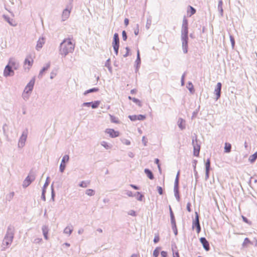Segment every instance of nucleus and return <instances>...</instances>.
Returning a JSON list of instances; mask_svg holds the SVG:
<instances>
[{
  "label": "nucleus",
  "instance_id": "1",
  "mask_svg": "<svg viewBox=\"0 0 257 257\" xmlns=\"http://www.w3.org/2000/svg\"><path fill=\"white\" fill-rule=\"evenodd\" d=\"M75 45V43L74 40L70 38L64 39L60 46L61 54L65 56L69 53L73 52Z\"/></svg>",
  "mask_w": 257,
  "mask_h": 257
},
{
  "label": "nucleus",
  "instance_id": "2",
  "mask_svg": "<svg viewBox=\"0 0 257 257\" xmlns=\"http://www.w3.org/2000/svg\"><path fill=\"white\" fill-rule=\"evenodd\" d=\"M188 33V21L187 19H184L182 27V40L183 50L185 53L187 52Z\"/></svg>",
  "mask_w": 257,
  "mask_h": 257
},
{
  "label": "nucleus",
  "instance_id": "3",
  "mask_svg": "<svg viewBox=\"0 0 257 257\" xmlns=\"http://www.w3.org/2000/svg\"><path fill=\"white\" fill-rule=\"evenodd\" d=\"M14 238V231L11 228H8L6 235L5 236L2 246L4 248H6L12 243Z\"/></svg>",
  "mask_w": 257,
  "mask_h": 257
},
{
  "label": "nucleus",
  "instance_id": "4",
  "mask_svg": "<svg viewBox=\"0 0 257 257\" xmlns=\"http://www.w3.org/2000/svg\"><path fill=\"white\" fill-rule=\"evenodd\" d=\"M35 58V55L34 54H29L26 56L24 62V68L25 70L27 71L30 70L33 65Z\"/></svg>",
  "mask_w": 257,
  "mask_h": 257
},
{
  "label": "nucleus",
  "instance_id": "5",
  "mask_svg": "<svg viewBox=\"0 0 257 257\" xmlns=\"http://www.w3.org/2000/svg\"><path fill=\"white\" fill-rule=\"evenodd\" d=\"M35 79L34 78H33L30 81V82L27 85L24 90V92L23 94V96L24 97H28V95L27 94L32 91L35 84Z\"/></svg>",
  "mask_w": 257,
  "mask_h": 257
},
{
  "label": "nucleus",
  "instance_id": "6",
  "mask_svg": "<svg viewBox=\"0 0 257 257\" xmlns=\"http://www.w3.org/2000/svg\"><path fill=\"white\" fill-rule=\"evenodd\" d=\"M112 45L115 53L117 55L118 54L119 49V37L117 33L114 34L113 36Z\"/></svg>",
  "mask_w": 257,
  "mask_h": 257
},
{
  "label": "nucleus",
  "instance_id": "7",
  "mask_svg": "<svg viewBox=\"0 0 257 257\" xmlns=\"http://www.w3.org/2000/svg\"><path fill=\"white\" fill-rule=\"evenodd\" d=\"M192 144L194 148V155L198 157L199 155L200 146L197 143L196 136H195V139L192 140Z\"/></svg>",
  "mask_w": 257,
  "mask_h": 257
},
{
  "label": "nucleus",
  "instance_id": "8",
  "mask_svg": "<svg viewBox=\"0 0 257 257\" xmlns=\"http://www.w3.org/2000/svg\"><path fill=\"white\" fill-rule=\"evenodd\" d=\"M105 133L109 135L111 138H116L119 136V133L112 128H107L105 131Z\"/></svg>",
  "mask_w": 257,
  "mask_h": 257
},
{
  "label": "nucleus",
  "instance_id": "9",
  "mask_svg": "<svg viewBox=\"0 0 257 257\" xmlns=\"http://www.w3.org/2000/svg\"><path fill=\"white\" fill-rule=\"evenodd\" d=\"M35 179V176L33 175H29L24 181L23 186L24 187H28L31 182Z\"/></svg>",
  "mask_w": 257,
  "mask_h": 257
},
{
  "label": "nucleus",
  "instance_id": "10",
  "mask_svg": "<svg viewBox=\"0 0 257 257\" xmlns=\"http://www.w3.org/2000/svg\"><path fill=\"white\" fill-rule=\"evenodd\" d=\"M69 157L68 155H65L63 156L61 163L60 166V170L61 172H63L66 167V163L68 162Z\"/></svg>",
  "mask_w": 257,
  "mask_h": 257
},
{
  "label": "nucleus",
  "instance_id": "11",
  "mask_svg": "<svg viewBox=\"0 0 257 257\" xmlns=\"http://www.w3.org/2000/svg\"><path fill=\"white\" fill-rule=\"evenodd\" d=\"M192 227L193 229L195 228H196L197 233H199L200 232L201 227L199 224V217L197 214L196 216L195 220L193 223Z\"/></svg>",
  "mask_w": 257,
  "mask_h": 257
},
{
  "label": "nucleus",
  "instance_id": "12",
  "mask_svg": "<svg viewBox=\"0 0 257 257\" xmlns=\"http://www.w3.org/2000/svg\"><path fill=\"white\" fill-rule=\"evenodd\" d=\"M128 117L132 121L143 120L146 118L145 115L142 114L129 115Z\"/></svg>",
  "mask_w": 257,
  "mask_h": 257
},
{
  "label": "nucleus",
  "instance_id": "13",
  "mask_svg": "<svg viewBox=\"0 0 257 257\" xmlns=\"http://www.w3.org/2000/svg\"><path fill=\"white\" fill-rule=\"evenodd\" d=\"M14 74V72L11 66L7 65L4 71V75L6 77L12 76Z\"/></svg>",
  "mask_w": 257,
  "mask_h": 257
},
{
  "label": "nucleus",
  "instance_id": "14",
  "mask_svg": "<svg viewBox=\"0 0 257 257\" xmlns=\"http://www.w3.org/2000/svg\"><path fill=\"white\" fill-rule=\"evenodd\" d=\"M200 241L202 243L203 248L206 251H208L210 250L209 243L205 237H201L200 238Z\"/></svg>",
  "mask_w": 257,
  "mask_h": 257
},
{
  "label": "nucleus",
  "instance_id": "15",
  "mask_svg": "<svg viewBox=\"0 0 257 257\" xmlns=\"http://www.w3.org/2000/svg\"><path fill=\"white\" fill-rule=\"evenodd\" d=\"M221 88V83L220 82L217 83L216 87L214 90V93L216 95V99H218L220 97Z\"/></svg>",
  "mask_w": 257,
  "mask_h": 257
},
{
  "label": "nucleus",
  "instance_id": "16",
  "mask_svg": "<svg viewBox=\"0 0 257 257\" xmlns=\"http://www.w3.org/2000/svg\"><path fill=\"white\" fill-rule=\"evenodd\" d=\"M71 12V9L66 8L65 9L62 13V18L63 20H65L68 18Z\"/></svg>",
  "mask_w": 257,
  "mask_h": 257
},
{
  "label": "nucleus",
  "instance_id": "17",
  "mask_svg": "<svg viewBox=\"0 0 257 257\" xmlns=\"http://www.w3.org/2000/svg\"><path fill=\"white\" fill-rule=\"evenodd\" d=\"M8 65L11 66V67L14 68L15 69H17L18 67V64L17 63L16 60L14 58L10 59Z\"/></svg>",
  "mask_w": 257,
  "mask_h": 257
},
{
  "label": "nucleus",
  "instance_id": "18",
  "mask_svg": "<svg viewBox=\"0 0 257 257\" xmlns=\"http://www.w3.org/2000/svg\"><path fill=\"white\" fill-rule=\"evenodd\" d=\"M45 42V41L44 38H40L38 41H37V43L36 47V49L37 50H39L40 49H41L42 48Z\"/></svg>",
  "mask_w": 257,
  "mask_h": 257
},
{
  "label": "nucleus",
  "instance_id": "19",
  "mask_svg": "<svg viewBox=\"0 0 257 257\" xmlns=\"http://www.w3.org/2000/svg\"><path fill=\"white\" fill-rule=\"evenodd\" d=\"M210 167V161L209 159H208L205 163L206 168V176L208 178L209 177V172Z\"/></svg>",
  "mask_w": 257,
  "mask_h": 257
},
{
  "label": "nucleus",
  "instance_id": "20",
  "mask_svg": "<svg viewBox=\"0 0 257 257\" xmlns=\"http://www.w3.org/2000/svg\"><path fill=\"white\" fill-rule=\"evenodd\" d=\"M196 13V10L192 6H188L187 8V14L191 17Z\"/></svg>",
  "mask_w": 257,
  "mask_h": 257
},
{
  "label": "nucleus",
  "instance_id": "21",
  "mask_svg": "<svg viewBox=\"0 0 257 257\" xmlns=\"http://www.w3.org/2000/svg\"><path fill=\"white\" fill-rule=\"evenodd\" d=\"M231 145L228 143H225L224 144V152L229 153L231 151Z\"/></svg>",
  "mask_w": 257,
  "mask_h": 257
},
{
  "label": "nucleus",
  "instance_id": "22",
  "mask_svg": "<svg viewBox=\"0 0 257 257\" xmlns=\"http://www.w3.org/2000/svg\"><path fill=\"white\" fill-rule=\"evenodd\" d=\"M257 159V152H255L254 154H253V155H251L249 157V161L251 163H253L255 160L256 159Z\"/></svg>",
  "mask_w": 257,
  "mask_h": 257
},
{
  "label": "nucleus",
  "instance_id": "23",
  "mask_svg": "<svg viewBox=\"0 0 257 257\" xmlns=\"http://www.w3.org/2000/svg\"><path fill=\"white\" fill-rule=\"evenodd\" d=\"M145 172L147 174V176L151 180L154 179V175L152 172L149 169H145Z\"/></svg>",
  "mask_w": 257,
  "mask_h": 257
},
{
  "label": "nucleus",
  "instance_id": "24",
  "mask_svg": "<svg viewBox=\"0 0 257 257\" xmlns=\"http://www.w3.org/2000/svg\"><path fill=\"white\" fill-rule=\"evenodd\" d=\"M90 183V181H82L80 184L79 186L83 188H86Z\"/></svg>",
  "mask_w": 257,
  "mask_h": 257
},
{
  "label": "nucleus",
  "instance_id": "25",
  "mask_svg": "<svg viewBox=\"0 0 257 257\" xmlns=\"http://www.w3.org/2000/svg\"><path fill=\"white\" fill-rule=\"evenodd\" d=\"M86 195L89 196H93L95 194V191L91 189H87L85 191Z\"/></svg>",
  "mask_w": 257,
  "mask_h": 257
},
{
  "label": "nucleus",
  "instance_id": "26",
  "mask_svg": "<svg viewBox=\"0 0 257 257\" xmlns=\"http://www.w3.org/2000/svg\"><path fill=\"white\" fill-rule=\"evenodd\" d=\"M98 91V89L97 88H93L85 91L84 93V95H86L89 93L97 92Z\"/></svg>",
  "mask_w": 257,
  "mask_h": 257
},
{
  "label": "nucleus",
  "instance_id": "27",
  "mask_svg": "<svg viewBox=\"0 0 257 257\" xmlns=\"http://www.w3.org/2000/svg\"><path fill=\"white\" fill-rule=\"evenodd\" d=\"M222 6H223V2L222 0H220L218 2V8L220 10L221 15H222V14H223Z\"/></svg>",
  "mask_w": 257,
  "mask_h": 257
},
{
  "label": "nucleus",
  "instance_id": "28",
  "mask_svg": "<svg viewBox=\"0 0 257 257\" xmlns=\"http://www.w3.org/2000/svg\"><path fill=\"white\" fill-rule=\"evenodd\" d=\"M26 140V136H24V135H23L21 137V139L20 140L19 145L21 143V146L23 147L24 146V143H25Z\"/></svg>",
  "mask_w": 257,
  "mask_h": 257
},
{
  "label": "nucleus",
  "instance_id": "29",
  "mask_svg": "<svg viewBox=\"0 0 257 257\" xmlns=\"http://www.w3.org/2000/svg\"><path fill=\"white\" fill-rule=\"evenodd\" d=\"M179 126L181 128L183 129L185 127V121L182 119H180L179 121Z\"/></svg>",
  "mask_w": 257,
  "mask_h": 257
},
{
  "label": "nucleus",
  "instance_id": "30",
  "mask_svg": "<svg viewBox=\"0 0 257 257\" xmlns=\"http://www.w3.org/2000/svg\"><path fill=\"white\" fill-rule=\"evenodd\" d=\"M100 104V101H96L92 103L91 107L93 108H96L98 107Z\"/></svg>",
  "mask_w": 257,
  "mask_h": 257
},
{
  "label": "nucleus",
  "instance_id": "31",
  "mask_svg": "<svg viewBox=\"0 0 257 257\" xmlns=\"http://www.w3.org/2000/svg\"><path fill=\"white\" fill-rule=\"evenodd\" d=\"M43 234L44 235V237L46 239H48V230L46 227H45L43 229Z\"/></svg>",
  "mask_w": 257,
  "mask_h": 257
},
{
  "label": "nucleus",
  "instance_id": "32",
  "mask_svg": "<svg viewBox=\"0 0 257 257\" xmlns=\"http://www.w3.org/2000/svg\"><path fill=\"white\" fill-rule=\"evenodd\" d=\"M101 145L106 149H109L110 148V146L106 142H105V141L102 142L101 143Z\"/></svg>",
  "mask_w": 257,
  "mask_h": 257
},
{
  "label": "nucleus",
  "instance_id": "33",
  "mask_svg": "<svg viewBox=\"0 0 257 257\" xmlns=\"http://www.w3.org/2000/svg\"><path fill=\"white\" fill-rule=\"evenodd\" d=\"M132 100L133 101V102H134L135 103H136L137 105H138L139 106H142V103H141V101L138 99H137L136 98H133L132 99Z\"/></svg>",
  "mask_w": 257,
  "mask_h": 257
},
{
  "label": "nucleus",
  "instance_id": "34",
  "mask_svg": "<svg viewBox=\"0 0 257 257\" xmlns=\"http://www.w3.org/2000/svg\"><path fill=\"white\" fill-rule=\"evenodd\" d=\"M110 119L111 122L118 123L119 122V121L118 120V118L115 117V116H113L112 115H110Z\"/></svg>",
  "mask_w": 257,
  "mask_h": 257
},
{
  "label": "nucleus",
  "instance_id": "35",
  "mask_svg": "<svg viewBox=\"0 0 257 257\" xmlns=\"http://www.w3.org/2000/svg\"><path fill=\"white\" fill-rule=\"evenodd\" d=\"M159 248L157 247L154 250V251L153 252V255L154 257H158L159 255Z\"/></svg>",
  "mask_w": 257,
  "mask_h": 257
},
{
  "label": "nucleus",
  "instance_id": "36",
  "mask_svg": "<svg viewBox=\"0 0 257 257\" xmlns=\"http://www.w3.org/2000/svg\"><path fill=\"white\" fill-rule=\"evenodd\" d=\"M160 237L159 234H156L154 239V241L155 243H157L159 241Z\"/></svg>",
  "mask_w": 257,
  "mask_h": 257
},
{
  "label": "nucleus",
  "instance_id": "37",
  "mask_svg": "<svg viewBox=\"0 0 257 257\" xmlns=\"http://www.w3.org/2000/svg\"><path fill=\"white\" fill-rule=\"evenodd\" d=\"M125 194L129 197H132L133 196L132 192L130 190H125Z\"/></svg>",
  "mask_w": 257,
  "mask_h": 257
},
{
  "label": "nucleus",
  "instance_id": "38",
  "mask_svg": "<svg viewBox=\"0 0 257 257\" xmlns=\"http://www.w3.org/2000/svg\"><path fill=\"white\" fill-rule=\"evenodd\" d=\"M157 190L160 195L163 194V189L161 187H160V186L157 187Z\"/></svg>",
  "mask_w": 257,
  "mask_h": 257
},
{
  "label": "nucleus",
  "instance_id": "39",
  "mask_svg": "<svg viewBox=\"0 0 257 257\" xmlns=\"http://www.w3.org/2000/svg\"><path fill=\"white\" fill-rule=\"evenodd\" d=\"M50 65H47V66L44 67L40 72V74H42L45 70H47L49 68Z\"/></svg>",
  "mask_w": 257,
  "mask_h": 257
},
{
  "label": "nucleus",
  "instance_id": "40",
  "mask_svg": "<svg viewBox=\"0 0 257 257\" xmlns=\"http://www.w3.org/2000/svg\"><path fill=\"white\" fill-rule=\"evenodd\" d=\"M191 203L188 202L187 204V209L188 211L189 212H191Z\"/></svg>",
  "mask_w": 257,
  "mask_h": 257
},
{
  "label": "nucleus",
  "instance_id": "41",
  "mask_svg": "<svg viewBox=\"0 0 257 257\" xmlns=\"http://www.w3.org/2000/svg\"><path fill=\"white\" fill-rule=\"evenodd\" d=\"M122 34L123 40L125 41L127 39L126 34L125 32L124 31H123L122 32Z\"/></svg>",
  "mask_w": 257,
  "mask_h": 257
},
{
  "label": "nucleus",
  "instance_id": "42",
  "mask_svg": "<svg viewBox=\"0 0 257 257\" xmlns=\"http://www.w3.org/2000/svg\"><path fill=\"white\" fill-rule=\"evenodd\" d=\"M161 255L162 257H167V252L165 251H162L161 252Z\"/></svg>",
  "mask_w": 257,
  "mask_h": 257
},
{
  "label": "nucleus",
  "instance_id": "43",
  "mask_svg": "<svg viewBox=\"0 0 257 257\" xmlns=\"http://www.w3.org/2000/svg\"><path fill=\"white\" fill-rule=\"evenodd\" d=\"M123 144H125L126 145H129L131 144L130 141L129 140H126V139L123 140Z\"/></svg>",
  "mask_w": 257,
  "mask_h": 257
},
{
  "label": "nucleus",
  "instance_id": "44",
  "mask_svg": "<svg viewBox=\"0 0 257 257\" xmlns=\"http://www.w3.org/2000/svg\"><path fill=\"white\" fill-rule=\"evenodd\" d=\"M230 41H231V42L232 45V46L233 47V46H234V44H235V41H234V39H233V37H232V36H230Z\"/></svg>",
  "mask_w": 257,
  "mask_h": 257
},
{
  "label": "nucleus",
  "instance_id": "45",
  "mask_svg": "<svg viewBox=\"0 0 257 257\" xmlns=\"http://www.w3.org/2000/svg\"><path fill=\"white\" fill-rule=\"evenodd\" d=\"M14 196V192H11L9 194V197L10 199H12Z\"/></svg>",
  "mask_w": 257,
  "mask_h": 257
},
{
  "label": "nucleus",
  "instance_id": "46",
  "mask_svg": "<svg viewBox=\"0 0 257 257\" xmlns=\"http://www.w3.org/2000/svg\"><path fill=\"white\" fill-rule=\"evenodd\" d=\"M45 190L44 189V188H43V192H42V198L44 200H45Z\"/></svg>",
  "mask_w": 257,
  "mask_h": 257
},
{
  "label": "nucleus",
  "instance_id": "47",
  "mask_svg": "<svg viewBox=\"0 0 257 257\" xmlns=\"http://www.w3.org/2000/svg\"><path fill=\"white\" fill-rule=\"evenodd\" d=\"M173 257H180L179 252L178 251L173 253Z\"/></svg>",
  "mask_w": 257,
  "mask_h": 257
},
{
  "label": "nucleus",
  "instance_id": "48",
  "mask_svg": "<svg viewBox=\"0 0 257 257\" xmlns=\"http://www.w3.org/2000/svg\"><path fill=\"white\" fill-rule=\"evenodd\" d=\"M242 219H243L244 222H246L247 223H248V220H247V219L246 217H245L244 216H242Z\"/></svg>",
  "mask_w": 257,
  "mask_h": 257
},
{
  "label": "nucleus",
  "instance_id": "49",
  "mask_svg": "<svg viewBox=\"0 0 257 257\" xmlns=\"http://www.w3.org/2000/svg\"><path fill=\"white\" fill-rule=\"evenodd\" d=\"M155 161V163L158 165L159 168H160V166L159 164V160L158 159H156Z\"/></svg>",
  "mask_w": 257,
  "mask_h": 257
},
{
  "label": "nucleus",
  "instance_id": "50",
  "mask_svg": "<svg viewBox=\"0 0 257 257\" xmlns=\"http://www.w3.org/2000/svg\"><path fill=\"white\" fill-rule=\"evenodd\" d=\"M6 20L11 25H15V24H14L12 22H10L8 19L6 17H5Z\"/></svg>",
  "mask_w": 257,
  "mask_h": 257
},
{
  "label": "nucleus",
  "instance_id": "51",
  "mask_svg": "<svg viewBox=\"0 0 257 257\" xmlns=\"http://www.w3.org/2000/svg\"><path fill=\"white\" fill-rule=\"evenodd\" d=\"M128 22H129L128 19H125V20H124V24H125V25L126 26L128 25Z\"/></svg>",
  "mask_w": 257,
  "mask_h": 257
},
{
  "label": "nucleus",
  "instance_id": "52",
  "mask_svg": "<svg viewBox=\"0 0 257 257\" xmlns=\"http://www.w3.org/2000/svg\"><path fill=\"white\" fill-rule=\"evenodd\" d=\"M137 59L140 61V52L139 50H138L137 52Z\"/></svg>",
  "mask_w": 257,
  "mask_h": 257
},
{
  "label": "nucleus",
  "instance_id": "53",
  "mask_svg": "<svg viewBox=\"0 0 257 257\" xmlns=\"http://www.w3.org/2000/svg\"><path fill=\"white\" fill-rule=\"evenodd\" d=\"M131 186L133 188H134V189H136V190H138V189H139V188H138L137 186H135V185H132H132H131Z\"/></svg>",
  "mask_w": 257,
  "mask_h": 257
},
{
  "label": "nucleus",
  "instance_id": "54",
  "mask_svg": "<svg viewBox=\"0 0 257 257\" xmlns=\"http://www.w3.org/2000/svg\"><path fill=\"white\" fill-rule=\"evenodd\" d=\"M138 194L140 195V197H139V198L138 199L139 200H142L143 196L142 195L140 194V193L139 192H138Z\"/></svg>",
  "mask_w": 257,
  "mask_h": 257
},
{
  "label": "nucleus",
  "instance_id": "55",
  "mask_svg": "<svg viewBox=\"0 0 257 257\" xmlns=\"http://www.w3.org/2000/svg\"><path fill=\"white\" fill-rule=\"evenodd\" d=\"M137 92V90L136 89H132L131 91V93L132 94H134L135 93H136Z\"/></svg>",
  "mask_w": 257,
  "mask_h": 257
},
{
  "label": "nucleus",
  "instance_id": "56",
  "mask_svg": "<svg viewBox=\"0 0 257 257\" xmlns=\"http://www.w3.org/2000/svg\"><path fill=\"white\" fill-rule=\"evenodd\" d=\"M126 51H127V53L126 54L124 55L125 57L127 56L128 54V52H129V49L128 48H126Z\"/></svg>",
  "mask_w": 257,
  "mask_h": 257
},
{
  "label": "nucleus",
  "instance_id": "57",
  "mask_svg": "<svg viewBox=\"0 0 257 257\" xmlns=\"http://www.w3.org/2000/svg\"><path fill=\"white\" fill-rule=\"evenodd\" d=\"M130 214L131 215H135V212L134 211H132L130 213Z\"/></svg>",
  "mask_w": 257,
  "mask_h": 257
},
{
  "label": "nucleus",
  "instance_id": "58",
  "mask_svg": "<svg viewBox=\"0 0 257 257\" xmlns=\"http://www.w3.org/2000/svg\"><path fill=\"white\" fill-rule=\"evenodd\" d=\"M47 186H48V183H46L44 184V187H43V188H44V189L45 190V188H46V187H47Z\"/></svg>",
  "mask_w": 257,
  "mask_h": 257
},
{
  "label": "nucleus",
  "instance_id": "59",
  "mask_svg": "<svg viewBox=\"0 0 257 257\" xmlns=\"http://www.w3.org/2000/svg\"><path fill=\"white\" fill-rule=\"evenodd\" d=\"M179 173H178V174H177V177H176V182H178V176H179Z\"/></svg>",
  "mask_w": 257,
  "mask_h": 257
},
{
  "label": "nucleus",
  "instance_id": "60",
  "mask_svg": "<svg viewBox=\"0 0 257 257\" xmlns=\"http://www.w3.org/2000/svg\"><path fill=\"white\" fill-rule=\"evenodd\" d=\"M90 104H91L90 102H86V103H84L85 105H88V106H89Z\"/></svg>",
  "mask_w": 257,
  "mask_h": 257
},
{
  "label": "nucleus",
  "instance_id": "61",
  "mask_svg": "<svg viewBox=\"0 0 257 257\" xmlns=\"http://www.w3.org/2000/svg\"><path fill=\"white\" fill-rule=\"evenodd\" d=\"M64 244H65L66 246H70V244H69V243H65Z\"/></svg>",
  "mask_w": 257,
  "mask_h": 257
},
{
  "label": "nucleus",
  "instance_id": "62",
  "mask_svg": "<svg viewBox=\"0 0 257 257\" xmlns=\"http://www.w3.org/2000/svg\"><path fill=\"white\" fill-rule=\"evenodd\" d=\"M131 257H137V255L133 254V255H132Z\"/></svg>",
  "mask_w": 257,
  "mask_h": 257
},
{
  "label": "nucleus",
  "instance_id": "63",
  "mask_svg": "<svg viewBox=\"0 0 257 257\" xmlns=\"http://www.w3.org/2000/svg\"><path fill=\"white\" fill-rule=\"evenodd\" d=\"M128 99H129L130 100H132V99L133 98H132V97H131V96H128Z\"/></svg>",
  "mask_w": 257,
  "mask_h": 257
},
{
  "label": "nucleus",
  "instance_id": "64",
  "mask_svg": "<svg viewBox=\"0 0 257 257\" xmlns=\"http://www.w3.org/2000/svg\"><path fill=\"white\" fill-rule=\"evenodd\" d=\"M170 210H171V213H172V211L171 210V208H170Z\"/></svg>",
  "mask_w": 257,
  "mask_h": 257
}]
</instances>
